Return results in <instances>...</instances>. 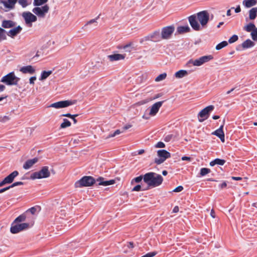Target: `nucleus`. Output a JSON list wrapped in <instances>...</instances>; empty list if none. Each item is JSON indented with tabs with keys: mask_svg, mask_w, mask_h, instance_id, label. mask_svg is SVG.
Here are the masks:
<instances>
[{
	"mask_svg": "<svg viewBox=\"0 0 257 257\" xmlns=\"http://www.w3.org/2000/svg\"><path fill=\"white\" fill-rule=\"evenodd\" d=\"M181 159H182V161H189V162H190L191 161V160L190 157H186V156L182 157Z\"/></svg>",
	"mask_w": 257,
	"mask_h": 257,
	"instance_id": "obj_57",
	"label": "nucleus"
},
{
	"mask_svg": "<svg viewBox=\"0 0 257 257\" xmlns=\"http://www.w3.org/2000/svg\"><path fill=\"white\" fill-rule=\"evenodd\" d=\"M38 158H34L32 159L28 160L23 165V168L27 170L31 168L35 164L38 162Z\"/></svg>",
	"mask_w": 257,
	"mask_h": 257,
	"instance_id": "obj_19",
	"label": "nucleus"
},
{
	"mask_svg": "<svg viewBox=\"0 0 257 257\" xmlns=\"http://www.w3.org/2000/svg\"><path fill=\"white\" fill-rule=\"evenodd\" d=\"M228 45V43L224 41L217 44L216 46V49L217 50H220Z\"/></svg>",
	"mask_w": 257,
	"mask_h": 257,
	"instance_id": "obj_37",
	"label": "nucleus"
},
{
	"mask_svg": "<svg viewBox=\"0 0 257 257\" xmlns=\"http://www.w3.org/2000/svg\"><path fill=\"white\" fill-rule=\"evenodd\" d=\"M164 101L156 102L151 107L149 114L152 116L155 115L158 112L160 108L162 106Z\"/></svg>",
	"mask_w": 257,
	"mask_h": 257,
	"instance_id": "obj_16",
	"label": "nucleus"
},
{
	"mask_svg": "<svg viewBox=\"0 0 257 257\" xmlns=\"http://www.w3.org/2000/svg\"><path fill=\"white\" fill-rule=\"evenodd\" d=\"M107 57L110 61L113 62L123 60L125 57V54H114L112 55H109L107 56Z\"/></svg>",
	"mask_w": 257,
	"mask_h": 257,
	"instance_id": "obj_18",
	"label": "nucleus"
},
{
	"mask_svg": "<svg viewBox=\"0 0 257 257\" xmlns=\"http://www.w3.org/2000/svg\"><path fill=\"white\" fill-rule=\"evenodd\" d=\"M163 180L164 179L161 175L152 172L146 173L143 177V181L148 186L146 190L159 186L162 184Z\"/></svg>",
	"mask_w": 257,
	"mask_h": 257,
	"instance_id": "obj_1",
	"label": "nucleus"
},
{
	"mask_svg": "<svg viewBox=\"0 0 257 257\" xmlns=\"http://www.w3.org/2000/svg\"><path fill=\"white\" fill-rule=\"evenodd\" d=\"M16 23L11 20H4L2 22V26L4 28H12L16 26Z\"/></svg>",
	"mask_w": 257,
	"mask_h": 257,
	"instance_id": "obj_23",
	"label": "nucleus"
},
{
	"mask_svg": "<svg viewBox=\"0 0 257 257\" xmlns=\"http://www.w3.org/2000/svg\"><path fill=\"white\" fill-rule=\"evenodd\" d=\"M22 16L25 21L26 24L27 25H29L37 20V17L31 12H24L23 13Z\"/></svg>",
	"mask_w": 257,
	"mask_h": 257,
	"instance_id": "obj_15",
	"label": "nucleus"
},
{
	"mask_svg": "<svg viewBox=\"0 0 257 257\" xmlns=\"http://www.w3.org/2000/svg\"><path fill=\"white\" fill-rule=\"evenodd\" d=\"M254 45V42L250 39H247L242 43V47L244 49H247L253 47Z\"/></svg>",
	"mask_w": 257,
	"mask_h": 257,
	"instance_id": "obj_28",
	"label": "nucleus"
},
{
	"mask_svg": "<svg viewBox=\"0 0 257 257\" xmlns=\"http://www.w3.org/2000/svg\"><path fill=\"white\" fill-rule=\"evenodd\" d=\"M241 11V9H240V6H238L235 9V12L236 13H238L239 12H240Z\"/></svg>",
	"mask_w": 257,
	"mask_h": 257,
	"instance_id": "obj_59",
	"label": "nucleus"
},
{
	"mask_svg": "<svg viewBox=\"0 0 257 257\" xmlns=\"http://www.w3.org/2000/svg\"><path fill=\"white\" fill-rule=\"evenodd\" d=\"M223 125H221L218 129L212 133V134L218 137L221 142H224V133L223 131Z\"/></svg>",
	"mask_w": 257,
	"mask_h": 257,
	"instance_id": "obj_20",
	"label": "nucleus"
},
{
	"mask_svg": "<svg viewBox=\"0 0 257 257\" xmlns=\"http://www.w3.org/2000/svg\"><path fill=\"white\" fill-rule=\"evenodd\" d=\"M19 175L17 171H15L6 177L5 179L8 184L11 183L13 182L14 179Z\"/></svg>",
	"mask_w": 257,
	"mask_h": 257,
	"instance_id": "obj_24",
	"label": "nucleus"
},
{
	"mask_svg": "<svg viewBox=\"0 0 257 257\" xmlns=\"http://www.w3.org/2000/svg\"><path fill=\"white\" fill-rule=\"evenodd\" d=\"M256 4V0H243L242 2L243 5L246 8H250Z\"/></svg>",
	"mask_w": 257,
	"mask_h": 257,
	"instance_id": "obj_26",
	"label": "nucleus"
},
{
	"mask_svg": "<svg viewBox=\"0 0 257 257\" xmlns=\"http://www.w3.org/2000/svg\"><path fill=\"white\" fill-rule=\"evenodd\" d=\"M175 28L173 26H170L164 27L161 32V36L163 39H168L170 38L174 32Z\"/></svg>",
	"mask_w": 257,
	"mask_h": 257,
	"instance_id": "obj_13",
	"label": "nucleus"
},
{
	"mask_svg": "<svg viewBox=\"0 0 257 257\" xmlns=\"http://www.w3.org/2000/svg\"><path fill=\"white\" fill-rule=\"evenodd\" d=\"M10 189V188L9 186L5 187V188H2V189H0V193H2L7 191L8 190H9Z\"/></svg>",
	"mask_w": 257,
	"mask_h": 257,
	"instance_id": "obj_58",
	"label": "nucleus"
},
{
	"mask_svg": "<svg viewBox=\"0 0 257 257\" xmlns=\"http://www.w3.org/2000/svg\"><path fill=\"white\" fill-rule=\"evenodd\" d=\"M183 190V187L182 186H179L173 190L174 192H180Z\"/></svg>",
	"mask_w": 257,
	"mask_h": 257,
	"instance_id": "obj_53",
	"label": "nucleus"
},
{
	"mask_svg": "<svg viewBox=\"0 0 257 257\" xmlns=\"http://www.w3.org/2000/svg\"><path fill=\"white\" fill-rule=\"evenodd\" d=\"M187 74L188 72L186 70H180L175 73V76L176 78H180L185 76Z\"/></svg>",
	"mask_w": 257,
	"mask_h": 257,
	"instance_id": "obj_32",
	"label": "nucleus"
},
{
	"mask_svg": "<svg viewBox=\"0 0 257 257\" xmlns=\"http://www.w3.org/2000/svg\"><path fill=\"white\" fill-rule=\"evenodd\" d=\"M198 21H199L202 28L206 27L209 20V15L207 11H203L199 12L196 16Z\"/></svg>",
	"mask_w": 257,
	"mask_h": 257,
	"instance_id": "obj_8",
	"label": "nucleus"
},
{
	"mask_svg": "<svg viewBox=\"0 0 257 257\" xmlns=\"http://www.w3.org/2000/svg\"><path fill=\"white\" fill-rule=\"evenodd\" d=\"M62 116L67 117H69V118H71V117H72V116H78V114H70L69 113H67L62 114Z\"/></svg>",
	"mask_w": 257,
	"mask_h": 257,
	"instance_id": "obj_51",
	"label": "nucleus"
},
{
	"mask_svg": "<svg viewBox=\"0 0 257 257\" xmlns=\"http://www.w3.org/2000/svg\"><path fill=\"white\" fill-rule=\"evenodd\" d=\"M210 215L213 218H214L215 217V213L213 209H212L211 210Z\"/></svg>",
	"mask_w": 257,
	"mask_h": 257,
	"instance_id": "obj_61",
	"label": "nucleus"
},
{
	"mask_svg": "<svg viewBox=\"0 0 257 257\" xmlns=\"http://www.w3.org/2000/svg\"><path fill=\"white\" fill-rule=\"evenodd\" d=\"M157 254V252L155 251L154 252H150L149 253H147L145 255L142 256V257H153Z\"/></svg>",
	"mask_w": 257,
	"mask_h": 257,
	"instance_id": "obj_49",
	"label": "nucleus"
},
{
	"mask_svg": "<svg viewBox=\"0 0 257 257\" xmlns=\"http://www.w3.org/2000/svg\"><path fill=\"white\" fill-rule=\"evenodd\" d=\"M23 184H24V183L23 182H21V181L16 182L14 183L13 184H12L11 185L9 186V187L10 188H11L14 187L15 186H19V185H22Z\"/></svg>",
	"mask_w": 257,
	"mask_h": 257,
	"instance_id": "obj_50",
	"label": "nucleus"
},
{
	"mask_svg": "<svg viewBox=\"0 0 257 257\" xmlns=\"http://www.w3.org/2000/svg\"><path fill=\"white\" fill-rule=\"evenodd\" d=\"M76 102V100H63L58 101L53 103L51 104L49 107H53L55 108H64L70 105L74 104Z\"/></svg>",
	"mask_w": 257,
	"mask_h": 257,
	"instance_id": "obj_11",
	"label": "nucleus"
},
{
	"mask_svg": "<svg viewBox=\"0 0 257 257\" xmlns=\"http://www.w3.org/2000/svg\"><path fill=\"white\" fill-rule=\"evenodd\" d=\"M6 88V87L5 85L3 84H0V92L3 91Z\"/></svg>",
	"mask_w": 257,
	"mask_h": 257,
	"instance_id": "obj_63",
	"label": "nucleus"
},
{
	"mask_svg": "<svg viewBox=\"0 0 257 257\" xmlns=\"http://www.w3.org/2000/svg\"><path fill=\"white\" fill-rule=\"evenodd\" d=\"M18 3L20 5H21L23 8L26 7L28 5V2L27 0H18Z\"/></svg>",
	"mask_w": 257,
	"mask_h": 257,
	"instance_id": "obj_47",
	"label": "nucleus"
},
{
	"mask_svg": "<svg viewBox=\"0 0 257 257\" xmlns=\"http://www.w3.org/2000/svg\"><path fill=\"white\" fill-rule=\"evenodd\" d=\"M20 80V78L17 77L14 72H12L3 76L1 82L6 84L7 85H17Z\"/></svg>",
	"mask_w": 257,
	"mask_h": 257,
	"instance_id": "obj_2",
	"label": "nucleus"
},
{
	"mask_svg": "<svg viewBox=\"0 0 257 257\" xmlns=\"http://www.w3.org/2000/svg\"><path fill=\"white\" fill-rule=\"evenodd\" d=\"M226 186H227V184L225 182H224L219 185V187H220V189H224V188H226Z\"/></svg>",
	"mask_w": 257,
	"mask_h": 257,
	"instance_id": "obj_56",
	"label": "nucleus"
},
{
	"mask_svg": "<svg viewBox=\"0 0 257 257\" xmlns=\"http://www.w3.org/2000/svg\"><path fill=\"white\" fill-rule=\"evenodd\" d=\"M17 223H13L12 224L10 231L13 234L18 233L20 231L26 230L29 227V224L27 223H22L17 224Z\"/></svg>",
	"mask_w": 257,
	"mask_h": 257,
	"instance_id": "obj_9",
	"label": "nucleus"
},
{
	"mask_svg": "<svg viewBox=\"0 0 257 257\" xmlns=\"http://www.w3.org/2000/svg\"><path fill=\"white\" fill-rule=\"evenodd\" d=\"M167 77V74L166 73H164L160 74L155 78V81L157 82H159L165 79Z\"/></svg>",
	"mask_w": 257,
	"mask_h": 257,
	"instance_id": "obj_39",
	"label": "nucleus"
},
{
	"mask_svg": "<svg viewBox=\"0 0 257 257\" xmlns=\"http://www.w3.org/2000/svg\"><path fill=\"white\" fill-rule=\"evenodd\" d=\"M214 106L212 105H209L204 109H202L198 113V116L202 119L199 118V122H202L207 119L209 115V113L214 109Z\"/></svg>",
	"mask_w": 257,
	"mask_h": 257,
	"instance_id": "obj_12",
	"label": "nucleus"
},
{
	"mask_svg": "<svg viewBox=\"0 0 257 257\" xmlns=\"http://www.w3.org/2000/svg\"><path fill=\"white\" fill-rule=\"evenodd\" d=\"M97 18L95 19H92V20H90L89 21H88L87 23V25L88 24H91L92 23H95V22H96V20H97Z\"/></svg>",
	"mask_w": 257,
	"mask_h": 257,
	"instance_id": "obj_62",
	"label": "nucleus"
},
{
	"mask_svg": "<svg viewBox=\"0 0 257 257\" xmlns=\"http://www.w3.org/2000/svg\"><path fill=\"white\" fill-rule=\"evenodd\" d=\"M22 30V28L20 26H18L16 27L11 29L8 32L7 35L11 38H14L18 34H19Z\"/></svg>",
	"mask_w": 257,
	"mask_h": 257,
	"instance_id": "obj_17",
	"label": "nucleus"
},
{
	"mask_svg": "<svg viewBox=\"0 0 257 257\" xmlns=\"http://www.w3.org/2000/svg\"><path fill=\"white\" fill-rule=\"evenodd\" d=\"M238 36L236 35H234L229 38V39L228 40V42L230 44L236 42L238 40Z\"/></svg>",
	"mask_w": 257,
	"mask_h": 257,
	"instance_id": "obj_44",
	"label": "nucleus"
},
{
	"mask_svg": "<svg viewBox=\"0 0 257 257\" xmlns=\"http://www.w3.org/2000/svg\"><path fill=\"white\" fill-rule=\"evenodd\" d=\"M188 20L191 27L195 31H200L202 29L197 22L198 19L196 15H193L190 16L188 18Z\"/></svg>",
	"mask_w": 257,
	"mask_h": 257,
	"instance_id": "obj_14",
	"label": "nucleus"
},
{
	"mask_svg": "<svg viewBox=\"0 0 257 257\" xmlns=\"http://www.w3.org/2000/svg\"><path fill=\"white\" fill-rule=\"evenodd\" d=\"M149 41H152L151 34L149 35L145 36L144 38L141 39L140 40V43L141 44H143L144 42Z\"/></svg>",
	"mask_w": 257,
	"mask_h": 257,
	"instance_id": "obj_41",
	"label": "nucleus"
},
{
	"mask_svg": "<svg viewBox=\"0 0 257 257\" xmlns=\"http://www.w3.org/2000/svg\"><path fill=\"white\" fill-rule=\"evenodd\" d=\"M257 16V8H253L249 11V18L250 20H254Z\"/></svg>",
	"mask_w": 257,
	"mask_h": 257,
	"instance_id": "obj_30",
	"label": "nucleus"
},
{
	"mask_svg": "<svg viewBox=\"0 0 257 257\" xmlns=\"http://www.w3.org/2000/svg\"><path fill=\"white\" fill-rule=\"evenodd\" d=\"M255 28L254 24L249 23L243 27V30L247 32H251Z\"/></svg>",
	"mask_w": 257,
	"mask_h": 257,
	"instance_id": "obj_33",
	"label": "nucleus"
},
{
	"mask_svg": "<svg viewBox=\"0 0 257 257\" xmlns=\"http://www.w3.org/2000/svg\"><path fill=\"white\" fill-rule=\"evenodd\" d=\"M36 80V76L31 77L29 79V82L31 84H34L35 81Z\"/></svg>",
	"mask_w": 257,
	"mask_h": 257,
	"instance_id": "obj_55",
	"label": "nucleus"
},
{
	"mask_svg": "<svg viewBox=\"0 0 257 257\" xmlns=\"http://www.w3.org/2000/svg\"><path fill=\"white\" fill-rule=\"evenodd\" d=\"M50 8L48 5H45L42 7L34 8L32 12L38 17L44 18L46 15L48 13Z\"/></svg>",
	"mask_w": 257,
	"mask_h": 257,
	"instance_id": "obj_10",
	"label": "nucleus"
},
{
	"mask_svg": "<svg viewBox=\"0 0 257 257\" xmlns=\"http://www.w3.org/2000/svg\"><path fill=\"white\" fill-rule=\"evenodd\" d=\"M104 178L102 177H99L97 179L96 181L98 182L99 185H102L104 186L110 185L113 184L115 183V181L114 180H110L109 181H104Z\"/></svg>",
	"mask_w": 257,
	"mask_h": 257,
	"instance_id": "obj_22",
	"label": "nucleus"
},
{
	"mask_svg": "<svg viewBox=\"0 0 257 257\" xmlns=\"http://www.w3.org/2000/svg\"><path fill=\"white\" fill-rule=\"evenodd\" d=\"M20 70L21 72L24 74L29 73L30 74H32L34 73L35 72V69L31 65L23 66L21 68Z\"/></svg>",
	"mask_w": 257,
	"mask_h": 257,
	"instance_id": "obj_21",
	"label": "nucleus"
},
{
	"mask_svg": "<svg viewBox=\"0 0 257 257\" xmlns=\"http://www.w3.org/2000/svg\"><path fill=\"white\" fill-rule=\"evenodd\" d=\"M157 155L158 158H156L154 160V162L157 165H160L165 161L171 157V154L165 150H160L157 151Z\"/></svg>",
	"mask_w": 257,
	"mask_h": 257,
	"instance_id": "obj_5",
	"label": "nucleus"
},
{
	"mask_svg": "<svg viewBox=\"0 0 257 257\" xmlns=\"http://www.w3.org/2000/svg\"><path fill=\"white\" fill-rule=\"evenodd\" d=\"M173 212L177 213L179 211V207L178 206H175L173 210Z\"/></svg>",
	"mask_w": 257,
	"mask_h": 257,
	"instance_id": "obj_64",
	"label": "nucleus"
},
{
	"mask_svg": "<svg viewBox=\"0 0 257 257\" xmlns=\"http://www.w3.org/2000/svg\"><path fill=\"white\" fill-rule=\"evenodd\" d=\"M213 59L211 55L202 56L197 59H191L188 61V64H192L193 66H200Z\"/></svg>",
	"mask_w": 257,
	"mask_h": 257,
	"instance_id": "obj_6",
	"label": "nucleus"
},
{
	"mask_svg": "<svg viewBox=\"0 0 257 257\" xmlns=\"http://www.w3.org/2000/svg\"><path fill=\"white\" fill-rule=\"evenodd\" d=\"M133 44V43L132 42H130L128 43H127L126 45H123L122 46V48L125 50L126 51L131 52V50H127V48L131 47Z\"/></svg>",
	"mask_w": 257,
	"mask_h": 257,
	"instance_id": "obj_45",
	"label": "nucleus"
},
{
	"mask_svg": "<svg viewBox=\"0 0 257 257\" xmlns=\"http://www.w3.org/2000/svg\"><path fill=\"white\" fill-rule=\"evenodd\" d=\"M143 177L144 176L141 175L134 178L132 181V183H133L134 181H135L136 183H140L142 180V179H143Z\"/></svg>",
	"mask_w": 257,
	"mask_h": 257,
	"instance_id": "obj_46",
	"label": "nucleus"
},
{
	"mask_svg": "<svg viewBox=\"0 0 257 257\" xmlns=\"http://www.w3.org/2000/svg\"><path fill=\"white\" fill-rule=\"evenodd\" d=\"M38 207H32L29 209L26 212V214H27L29 212H30L32 214H35L36 212Z\"/></svg>",
	"mask_w": 257,
	"mask_h": 257,
	"instance_id": "obj_43",
	"label": "nucleus"
},
{
	"mask_svg": "<svg viewBox=\"0 0 257 257\" xmlns=\"http://www.w3.org/2000/svg\"><path fill=\"white\" fill-rule=\"evenodd\" d=\"M252 39L253 41H257V28H255L250 34Z\"/></svg>",
	"mask_w": 257,
	"mask_h": 257,
	"instance_id": "obj_42",
	"label": "nucleus"
},
{
	"mask_svg": "<svg viewBox=\"0 0 257 257\" xmlns=\"http://www.w3.org/2000/svg\"><path fill=\"white\" fill-rule=\"evenodd\" d=\"M8 184L7 181H6L5 179H4L2 182H0V187L3 186L5 184Z\"/></svg>",
	"mask_w": 257,
	"mask_h": 257,
	"instance_id": "obj_60",
	"label": "nucleus"
},
{
	"mask_svg": "<svg viewBox=\"0 0 257 257\" xmlns=\"http://www.w3.org/2000/svg\"><path fill=\"white\" fill-rule=\"evenodd\" d=\"M225 163V161L223 159H215L213 161L210 162V165L211 166H213L215 165H223Z\"/></svg>",
	"mask_w": 257,
	"mask_h": 257,
	"instance_id": "obj_29",
	"label": "nucleus"
},
{
	"mask_svg": "<svg viewBox=\"0 0 257 257\" xmlns=\"http://www.w3.org/2000/svg\"><path fill=\"white\" fill-rule=\"evenodd\" d=\"M17 2L18 0H1L0 9L5 12L10 11L15 8Z\"/></svg>",
	"mask_w": 257,
	"mask_h": 257,
	"instance_id": "obj_7",
	"label": "nucleus"
},
{
	"mask_svg": "<svg viewBox=\"0 0 257 257\" xmlns=\"http://www.w3.org/2000/svg\"><path fill=\"white\" fill-rule=\"evenodd\" d=\"M27 217V214L26 213H23L15 219L14 223H19L23 222L26 220Z\"/></svg>",
	"mask_w": 257,
	"mask_h": 257,
	"instance_id": "obj_31",
	"label": "nucleus"
},
{
	"mask_svg": "<svg viewBox=\"0 0 257 257\" xmlns=\"http://www.w3.org/2000/svg\"><path fill=\"white\" fill-rule=\"evenodd\" d=\"M6 32L4 29L0 27V41L7 39Z\"/></svg>",
	"mask_w": 257,
	"mask_h": 257,
	"instance_id": "obj_38",
	"label": "nucleus"
},
{
	"mask_svg": "<svg viewBox=\"0 0 257 257\" xmlns=\"http://www.w3.org/2000/svg\"><path fill=\"white\" fill-rule=\"evenodd\" d=\"M210 171V170L208 168H203L201 169L200 174L201 176H203L209 173Z\"/></svg>",
	"mask_w": 257,
	"mask_h": 257,
	"instance_id": "obj_40",
	"label": "nucleus"
},
{
	"mask_svg": "<svg viewBox=\"0 0 257 257\" xmlns=\"http://www.w3.org/2000/svg\"><path fill=\"white\" fill-rule=\"evenodd\" d=\"M121 133V132L119 130H116L113 133L110 134L107 137V138L114 137L115 136L119 135Z\"/></svg>",
	"mask_w": 257,
	"mask_h": 257,
	"instance_id": "obj_48",
	"label": "nucleus"
},
{
	"mask_svg": "<svg viewBox=\"0 0 257 257\" xmlns=\"http://www.w3.org/2000/svg\"><path fill=\"white\" fill-rule=\"evenodd\" d=\"M52 73V71H44L42 72L40 80H43L48 77Z\"/></svg>",
	"mask_w": 257,
	"mask_h": 257,
	"instance_id": "obj_34",
	"label": "nucleus"
},
{
	"mask_svg": "<svg viewBox=\"0 0 257 257\" xmlns=\"http://www.w3.org/2000/svg\"><path fill=\"white\" fill-rule=\"evenodd\" d=\"M96 181L91 176H84L75 183L76 188L91 186L95 183Z\"/></svg>",
	"mask_w": 257,
	"mask_h": 257,
	"instance_id": "obj_3",
	"label": "nucleus"
},
{
	"mask_svg": "<svg viewBox=\"0 0 257 257\" xmlns=\"http://www.w3.org/2000/svg\"><path fill=\"white\" fill-rule=\"evenodd\" d=\"M152 37V41L153 42H159L161 41L162 39L161 35H160L159 32L155 31L152 34H151Z\"/></svg>",
	"mask_w": 257,
	"mask_h": 257,
	"instance_id": "obj_25",
	"label": "nucleus"
},
{
	"mask_svg": "<svg viewBox=\"0 0 257 257\" xmlns=\"http://www.w3.org/2000/svg\"><path fill=\"white\" fill-rule=\"evenodd\" d=\"M141 186L140 185H137V186H136L135 187H134L133 189H132V191H140L141 190Z\"/></svg>",
	"mask_w": 257,
	"mask_h": 257,
	"instance_id": "obj_54",
	"label": "nucleus"
},
{
	"mask_svg": "<svg viewBox=\"0 0 257 257\" xmlns=\"http://www.w3.org/2000/svg\"><path fill=\"white\" fill-rule=\"evenodd\" d=\"M190 30V29L188 26H179L177 29V33L180 34L189 32Z\"/></svg>",
	"mask_w": 257,
	"mask_h": 257,
	"instance_id": "obj_27",
	"label": "nucleus"
},
{
	"mask_svg": "<svg viewBox=\"0 0 257 257\" xmlns=\"http://www.w3.org/2000/svg\"><path fill=\"white\" fill-rule=\"evenodd\" d=\"M165 147V145L164 143L162 142H159L157 143V144L155 145V147L157 148H164Z\"/></svg>",
	"mask_w": 257,
	"mask_h": 257,
	"instance_id": "obj_52",
	"label": "nucleus"
},
{
	"mask_svg": "<svg viewBox=\"0 0 257 257\" xmlns=\"http://www.w3.org/2000/svg\"><path fill=\"white\" fill-rule=\"evenodd\" d=\"M48 0H34L33 5L35 6H40L46 4Z\"/></svg>",
	"mask_w": 257,
	"mask_h": 257,
	"instance_id": "obj_36",
	"label": "nucleus"
},
{
	"mask_svg": "<svg viewBox=\"0 0 257 257\" xmlns=\"http://www.w3.org/2000/svg\"><path fill=\"white\" fill-rule=\"evenodd\" d=\"M63 122L60 125L61 128H65L67 127H69L71 125V122L66 118H64L63 120Z\"/></svg>",
	"mask_w": 257,
	"mask_h": 257,
	"instance_id": "obj_35",
	"label": "nucleus"
},
{
	"mask_svg": "<svg viewBox=\"0 0 257 257\" xmlns=\"http://www.w3.org/2000/svg\"><path fill=\"white\" fill-rule=\"evenodd\" d=\"M50 176V172L49 171L48 167L44 166L42 168L41 170L38 172H35L31 174V179H42L48 178Z\"/></svg>",
	"mask_w": 257,
	"mask_h": 257,
	"instance_id": "obj_4",
	"label": "nucleus"
}]
</instances>
